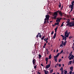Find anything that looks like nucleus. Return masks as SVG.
<instances>
[{"mask_svg":"<svg viewBox=\"0 0 74 74\" xmlns=\"http://www.w3.org/2000/svg\"><path fill=\"white\" fill-rule=\"evenodd\" d=\"M70 69L71 71H73V66H71L70 67Z\"/></svg>","mask_w":74,"mask_h":74,"instance_id":"13","label":"nucleus"},{"mask_svg":"<svg viewBox=\"0 0 74 74\" xmlns=\"http://www.w3.org/2000/svg\"><path fill=\"white\" fill-rule=\"evenodd\" d=\"M59 66L61 67V64H59Z\"/></svg>","mask_w":74,"mask_h":74,"instance_id":"48","label":"nucleus"},{"mask_svg":"<svg viewBox=\"0 0 74 74\" xmlns=\"http://www.w3.org/2000/svg\"><path fill=\"white\" fill-rule=\"evenodd\" d=\"M38 35H40V34H41V33H38Z\"/></svg>","mask_w":74,"mask_h":74,"instance_id":"59","label":"nucleus"},{"mask_svg":"<svg viewBox=\"0 0 74 74\" xmlns=\"http://www.w3.org/2000/svg\"><path fill=\"white\" fill-rule=\"evenodd\" d=\"M52 72H53V69H51V70H50V73L52 74Z\"/></svg>","mask_w":74,"mask_h":74,"instance_id":"23","label":"nucleus"},{"mask_svg":"<svg viewBox=\"0 0 74 74\" xmlns=\"http://www.w3.org/2000/svg\"><path fill=\"white\" fill-rule=\"evenodd\" d=\"M58 5L59 8H60V7H61V3L60 2H59V5Z\"/></svg>","mask_w":74,"mask_h":74,"instance_id":"24","label":"nucleus"},{"mask_svg":"<svg viewBox=\"0 0 74 74\" xmlns=\"http://www.w3.org/2000/svg\"><path fill=\"white\" fill-rule=\"evenodd\" d=\"M51 67V64H49L48 65H47L45 67V68L47 69H48L49 67Z\"/></svg>","mask_w":74,"mask_h":74,"instance_id":"7","label":"nucleus"},{"mask_svg":"<svg viewBox=\"0 0 74 74\" xmlns=\"http://www.w3.org/2000/svg\"><path fill=\"white\" fill-rule=\"evenodd\" d=\"M70 23H67L66 24L67 26H70Z\"/></svg>","mask_w":74,"mask_h":74,"instance_id":"28","label":"nucleus"},{"mask_svg":"<svg viewBox=\"0 0 74 74\" xmlns=\"http://www.w3.org/2000/svg\"><path fill=\"white\" fill-rule=\"evenodd\" d=\"M72 74V71H70V72L69 73V74Z\"/></svg>","mask_w":74,"mask_h":74,"instance_id":"41","label":"nucleus"},{"mask_svg":"<svg viewBox=\"0 0 74 74\" xmlns=\"http://www.w3.org/2000/svg\"><path fill=\"white\" fill-rule=\"evenodd\" d=\"M71 57L72 58V59H73L74 58V55H71Z\"/></svg>","mask_w":74,"mask_h":74,"instance_id":"19","label":"nucleus"},{"mask_svg":"<svg viewBox=\"0 0 74 74\" xmlns=\"http://www.w3.org/2000/svg\"><path fill=\"white\" fill-rule=\"evenodd\" d=\"M63 67H64V64H62Z\"/></svg>","mask_w":74,"mask_h":74,"instance_id":"64","label":"nucleus"},{"mask_svg":"<svg viewBox=\"0 0 74 74\" xmlns=\"http://www.w3.org/2000/svg\"><path fill=\"white\" fill-rule=\"evenodd\" d=\"M41 66H42V67L44 66V65H43V64H41Z\"/></svg>","mask_w":74,"mask_h":74,"instance_id":"53","label":"nucleus"},{"mask_svg":"<svg viewBox=\"0 0 74 74\" xmlns=\"http://www.w3.org/2000/svg\"><path fill=\"white\" fill-rule=\"evenodd\" d=\"M36 38H38V34L36 35Z\"/></svg>","mask_w":74,"mask_h":74,"instance_id":"44","label":"nucleus"},{"mask_svg":"<svg viewBox=\"0 0 74 74\" xmlns=\"http://www.w3.org/2000/svg\"><path fill=\"white\" fill-rule=\"evenodd\" d=\"M58 11L53 13V16H54L53 17V19H56V18L58 15Z\"/></svg>","mask_w":74,"mask_h":74,"instance_id":"2","label":"nucleus"},{"mask_svg":"<svg viewBox=\"0 0 74 74\" xmlns=\"http://www.w3.org/2000/svg\"><path fill=\"white\" fill-rule=\"evenodd\" d=\"M58 12L59 14V15L60 16H63V13L62 12V11H60V10H58Z\"/></svg>","mask_w":74,"mask_h":74,"instance_id":"5","label":"nucleus"},{"mask_svg":"<svg viewBox=\"0 0 74 74\" xmlns=\"http://www.w3.org/2000/svg\"><path fill=\"white\" fill-rule=\"evenodd\" d=\"M73 38V37H72V36H71L69 37V39H70L71 38Z\"/></svg>","mask_w":74,"mask_h":74,"instance_id":"38","label":"nucleus"},{"mask_svg":"<svg viewBox=\"0 0 74 74\" xmlns=\"http://www.w3.org/2000/svg\"><path fill=\"white\" fill-rule=\"evenodd\" d=\"M66 23H70V21H66Z\"/></svg>","mask_w":74,"mask_h":74,"instance_id":"45","label":"nucleus"},{"mask_svg":"<svg viewBox=\"0 0 74 74\" xmlns=\"http://www.w3.org/2000/svg\"><path fill=\"white\" fill-rule=\"evenodd\" d=\"M44 71L45 74H48V71H46L45 70H44Z\"/></svg>","mask_w":74,"mask_h":74,"instance_id":"16","label":"nucleus"},{"mask_svg":"<svg viewBox=\"0 0 74 74\" xmlns=\"http://www.w3.org/2000/svg\"><path fill=\"white\" fill-rule=\"evenodd\" d=\"M45 60L46 61V62L48 61V58H45Z\"/></svg>","mask_w":74,"mask_h":74,"instance_id":"25","label":"nucleus"},{"mask_svg":"<svg viewBox=\"0 0 74 74\" xmlns=\"http://www.w3.org/2000/svg\"><path fill=\"white\" fill-rule=\"evenodd\" d=\"M34 69H36L37 68V65H36L35 66H34Z\"/></svg>","mask_w":74,"mask_h":74,"instance_id":"35","label":"nucleus"},{"mask_svg":"<svg viewBox=\"0 0 74 74\" xmlns=\"http://www.w3.org/2000/svg\"><path fill=\"white\" fill-rule=\"evenodd\" d=\"M58 57H57V56H54V58H58Z\"/></svg>","mask_w":74,"mask_h":74,"instance_id":"36","label":"nucleus"},{"mask_svg":"<svg viewBox=\"0 0 74 74\" xmlns=\"http://www.w3.org/2000/svg\"><path fill=\"white\" fill-rule=\"evenodd\" d=\"M49 52H47V55H48V53H49Z\"/></svg>","mask_w":74,"mask_h":74,"instance_id":"63","label":"nucleus"},{"mask_svg":"<svg viewBox=\"0 0 74 74\" xmlns=\"http://www.w3.org/2000/svg\"><path fill=\"white\" fill-rule=\"evenodd\" d=\"M64 74H66L67 73V71H64Z\"/></svg>","mask_w":74,"mask_h":74,"instance_id":"27","label":"nucleus"},{"mask_svg":"<svg viewBox=\"0 0 74 74\" xmlns=\"http://www.w3.org/2000/svg\"><path fill=\"white\" fill-rule=\"evenodd\" d=\"M59 51L58 49H57L56 52H58Z\"/></svg>","mask_w":74,"mask_h":74,"instance_id":"55","label":"nucleus"},{"mask_svg":"<svg viewBox=\"0 0 74 74\" xmlns=\"http://www.w3.org/2000/svg\"><path fill=\"white\" fill-rule=\"evenodd\" d=\"M72 48H73V51H74V47H72Z\"/></svg>","mask_w":74,"mask_h":74,"instance_id":"49","label":"nucleus"},{"mask_svg":"<svg viewBox=\"0 0 74 74\" xmlns=\"http://www.w3.org/2000/svg\"><path fill=\"white\" fill-rule=\"evenodd\" d=\"M46 44H46V43H45L44 44V46H45L46 45Z\"/></svg>","mask_w":74,"mask_h":74,"instance_id":"54","label":"nucleus"},{"mask_svg":"<svg viewBox=\"0 0 74 74\" xmlns=\"http://www.w3.org/2000/svg\"><path fill=\"white\" fill-rule=\"evenodd\" d=\"M67 42V41H65L64 42L63 44V45H64V46H65L66 45V43Z\"/></svg>","mask_w":74,"mask_h":74,"instance_id":"14","label":"nucleus"},{"mask_svg":"<svg viewBox=\"0 0 74 74\" xmlns=\"http://www.w3.org/2000/svg\"><path fill=\"white\" fill-rule=\"evenodd\" d=\"M43 48H45V46L44 45V46H43Z\"/></svg>","mask_w":74,"mask_h":74,"instance_id":"52","label":"nucleus"},{"mask_svg":"<svg viewBox=\"0 0 74 74\" xmlns=\"http://www.w3.org/2000/svg\"><path fill=\"white\" fill-rule=\"evenodd\" d=\"M45 38V36H43L42 37V38L41 40H44V38Z\"/></svg>","mask_w":74,"mask_h":74,"instance_id":"18","label":"nucleus"},{"mask_svg":"<svg viewBox=\"0 0 74 74\" xmlns=\"http://www.w3.org/2000/svg\"><path fill=\"white\" fill-rule=\"evenodd\" d=\"M56 33H55L54 35V36H53V38L55 39V38H56Z\"/></svg>","mask_w":74,"mask_h":74,"instance_id":"11","label":"nucleus"},{"mask_svg":"<svg viewBox=\"0 0 74 74\" xmlns=\"http://www.w3.org/2000/svg\"><path fill=\"white\" fill-rule=\"evenodd\" d=\"M39 37L40 38H41V35H39Z\"/></svg>","mask_w":74,"mask_h":74,"instance_id":"46","label":"nucleus"},{"mask_svg":"<svg viewBox=\"0 0 74 74\" xmlns=\"http://www.w3.org/2000/svg\"><path fill=\"white\" fill-rule=\"evenodd\" d=\"M62 44H63L64 43V42L63 41H62Z\"/></svg>","mask_w":74,"mask_h":74,"instance_id":"47","label":"nucleus"},{"mask_svg":"<svg viewBox=\"0 0 74 74\" xmlns=\"http://www.w3.org/2000/svg\"><path fill=\"white\" fill-rule=\"evenodd\" d=\"M73 42H74L73 44V46H74V39L73 40Z\"/></svg>","mask_w":74,"mask_h":74,"instance_id":"56","label":"nucleus"},{"mask_svg":"<svg viewBox=\"0 0 74 74\" xmlns=\"http://www.w3.org/2000/svg\"><path fill=\"white\" fill-rule=\"evenodd\" d=\"M46 51H47V52H49V51H48V50L47 49H46Z\"/></svg>","mask_w":74,"mask_h":74,"instance_id":"43","label":"nucleus"},{"mask_svg":"<svg viewBox=\"0 0 74 74\" xmlns=\"http://www.w3.org/2000/svg\"><path fill=\"white\" fill-rule=\"evenodd\" d=\"M54 33V31H52V32L51 33V35H52Z\"/></svg>","mask_w":74,"mask_h":74,"instance_id":"29","label":"nucleus"},{"mask_svg":"<svg viewBox=\"0 0 74 74\" xmlns=\"http://www.w3.org/2000/svg\"><path fill=\"white\" fill-rule=\"evenodd\" d=\"M60 55V53H58V54L56 55L57 57H58V56H59Z\"/></svg>","mask_w":74,"mask_h":74,"instance_id":"32","label":"nucleus"},{"mask_svg":"<svg viewBox=\"0 0 74 74\" xmlns=\"http://www.w3.org/2000/svg\"><path fill=\"white\" fill-rule=\"evenodd\" d=\"M60 70H61V71H63V67H61V68L60 69Z\"/></svg>","mask_w":74,"mask_h":74,"instance_id":"22","label":"nucleus"},{"mask_svg":"<svg viewBox=\"0 0 74 74\" xmlns=\"http://www.w3.org/2000/svg\"><path fill=\"white\" fill-rule=\"evenodd\" d=\"M63 45L62 44H61L60 45V47H62V46H63Z\"/></svg>","mask_w":74,"mask_h":74,"instance_id":"51","label":"nucleus"},{"mask_svg":"<svg viewBox=\"0 0 74 74\" xmlns=\"http://www.w3.org/2000/svg\"><path fill=\"white\" fill-rule=\"evenodd\" d=\"M62 26H63V24H62L61 26H60V27H62Z\"/></svg>","mask_w":74,"mask_h":74,"instance_id":"40","label":"nucleus"},{"mask_svg":"<svg viewBox=\"0 0 74 74\" xmlns=\"http://www.w3.org/2000/svg\"><path fill=\"white\" fill-rule=\"evenodd\" d=\"M36 60L35 59L33 60L32 63H33V64L34 65L35 64V63H36Z\"/></svg>","mask_w":74,"mask_h":74,"instance_id":"9","label":"nucleus"},{"mask_svg":"<svg viewBox=\"0 0 74 74\" xmlns=\"http://www.w3.org/2000/svg\"><path fill=\"white\" fill-rule=\"evenodd\" d=\"M55 61L56 62H57V58H54Z\"/></svg>","mask_w":74,"mask_h":74,"instance_id":"30","label":"nucleus"},{"mask_svg":"<svg viewBox=\"0 0 74 74\" xmlns=\"http://www.w3.org/2000/svg\"><path fill=\"white\" fill-rule=\"evenodd\" d=\"M47 21H46V23L48 22V23H49V19H47Z\"/></svg>","mask_w":74,"mask_h":74,"instance_id":"33","label":"nucleus"},{"mask_svg":"<svg viewBox=\"0 0 74 74\" xmlns=\"http://www.w3.org/2000/svg\"><path fill=\"white\" fill-rule=\"evenodd\" d=\"M61 19H62V18H57L56 20V22H60Z\"/></svg>","mask_w":74,"mask_h":74,"instance_id":"8","label":"nucleus"},{"mask_svg":"<svg viewBox=\"0 0 74 74\" xmlns=\"http://www.w3.org/2000/svg\"><path fill=\"white\" fill-rule=\"evenodd\" d=\"M49 59H51V58H52V57L51 56V55H49Z\"/></svg>","mask_w":74,"mask_h":74,"instance_id":"21","label":"nucleus"},{"mask_svg":"<svg viewBox=\"0 0 74 74\" xmlns=\"http://www.w3.org/2000/svg\"><path fill=\"white\" fill-rule=\"evenodd\" d=\"M58 26H57L56 28V29H58Z\"/></svg>","mask_w":74,"mask_h":74,"instance_id":"61","label":"nucleus"},{"mask_svg":"<svg viewBox=\"0 0 74 74\" xmlns=\"http://www.w3.org/2000/svg\"><path fill=\"white\" fill-rule=\"evenodd\" d=\"M63 5H62V6L61 8H60V10H63Z\"/></svg>","mask_w":74,"mask_h":74,"instance_id":"31","label":"nucleus"},{"mask_svg":"<svg viewBox=\"0 0 74 74\" xmlns=\"http://www.w3.org/2000/svg\"><path fill=\"white\" fill-rule=\"evenodd\" d=\"M45 17L46 18L45 19V22H44V24L47 23L46 21H47V19H49L50 16H49V15L47 14L46 15Z\"/></svg>","mask_w":74,"mask_h":74,"instance_id":"3","label":"nucleus"},{"mask_svg":"<svg viewBox=\"0 0 74 74\" xmlns=\"http://www.w3.org/2000/svg\"><path fill=\"white\" fill-rule=\"evenodd\" d=\"M57 31V30H55V33H56V31Z\"/></svg>","mask_w":74,"mask_h":74,"instance_id":"62","label":"nucleus"},{"mask_svg":"<svg viewBox=\"0 0 74 74\" xmlns=\"http://www.w3.org/2000/svg\"><path fill=\"white\" fill-rule=\"evenodd\" d=\"M50 64H51V61H50V63H49Z\"/></svg>","mask_w":74,"mask_h":74,"instance_id":"57","label":"nucleus"},{"mask_svg":"<svg viewBox=\"0 0 74 74\" xmlns=\"http://www.w3.org/2000/svg\"><path fill=\"white\" fill-rule=\"evenodd\" d=\"M74 0L71 2V4L72 5H69V8H70L71 7H74Z\"/></svg>","mask_w":74,"mask_h":74,"instance_id":"4","label":"nucleus"},{"mask_svg":"<svg viewBox=\"0 0 74 74\" xmlns=\"http://www.w3.org/2000/svg\"><path fill=\"white\" fill-rule=\"evenodd\" d=\"M63 50H61V51L60 53V54H62V53H63Z\"/></svg>","mask_w":74,"mask_h":74,"instance_id":"26","label":"nucleus"},{"mask_svg":"<svg viewBox=\"0 0 74 74\" xmlns=\"http://www.w3.org/2000/svg\"><path fill=\"white\" fill-rule=\"evenodd\" d=\"M68 31L66 30V32H65V34L64 35H67V34H69V35L70 34V32H69V34H68L67 32Z\"/></svg>","mask_w":74,"mask_h":74,"instance_id":"10","label":"nucleus"},{"mask_svg":"<svg viewBox=\"0 0 74 74\" xmlns=\"http://www.w3.org/2000/svg\"><path fill=\"white\" fill-rule=\"evenodd\" d=\"M63 71H61V74H63Z\"/></svg>","mask_w":74,"mask_h":74,"instance_id":"50","label":"nucleus"},{"mask_svg":"<svg viewBox=\"0 0 74 74\" xmlns=\"http://www.w3.org/2000/svg\"><path fill=\"white\" fill-rule=\"evenodd\" d=\"M61 36H62V37L63 41L64 40V41H66V40H67V38H68V37L69 36V34H68L67 35H64V36L63 35H61Z\"/></svg>","mask_w":74,"mask_h":74,"instance_id":"1","label":"nucleus"},{"mask_svg":"<svg viewBox=\"0 0 74 74\" xmlns=\"http://www.w3.org/2000/svg\"><path fill=\"white\" fill-rule=\"evenodd\" d=\"M71 55H72V54L71 53H69V57H70V56H71Z\"/></svg>","mask_w":74,"mask_h":74,"instance_id":"37","label":"nucleus"},{"mask_svg":"<svg viewBox=\"0 0 74 74\" xmlns=\"http://www.w3.org/2000/svg\"><path fill=\"white\" fill-rule=\"evenodd\" d=\"M59 24V22H57V23H56L55 24V26H56V25H58Z\"/></svg>","mask_w":74,"mask_h":74,"instance_id":"17","label":"nucleus"},{"mask_svg":"<svg viewBox=\"0 0 74 74\" xmlns=\"http://www.w3.org/2000/svg\"><path fill=\"white\" fill-rule=\"evenodd\" d=\"M71 7V11H70V12H71V11H73V9H74V7Z\"/></svg>","mask_w":74,"mask_h":74,"instance_id":"15","label":"nucleus"},{"mask_svg":"<svg viewBox=\"0 0 74 74\" xmlns=\"http://www.w3.org/2000/svg\"><path fill=\"white\" fill-rule=\"evenodd\" d=\"M72 63V60L69 61L68 64V65H70Z\"/></svg>","mask_w":74,"mask_h":74,"instance_id":"12","label":"nucleus"},{"mask_svg":"<svg viewBox=\"0 0 74 74\" xmlns=\"http://www.w3.org/2000/svg\"><path fill=\"white\" fill-rule=\"evenodd\" d=\"M61 61H62V60H61V59H59V60L58 61L59 62H60Z\"/></svg>","mask_w":74,"mask_h":74,"instance_id":"39","label":"nucleus"},{"mask_svg":"<svg viewBox=\"0 0 74 74\" xmlns=\"http://www.w3.org/2000/svg\"><path fill=\"white\" fill-rule=\"evenodd\" d=\"M74 26V23L71 22L70 23V25L69 26V27H72Z\"/></svg>","mask_w":74,"mask_h":74,"instance_id":"6","label":"nucleus"},{"mask_svg":"<svg viewBox=\"0 0 74 74\" xmlns=\"http://www.w3.org/2000/svg\"><path fill=\"white\" fill-rule=\"evenodd\" d=\"M38 56H39V58L41 59V57H42V56H41V55L40 54H39Z\"/></svg>","mask_w":74,"mask_h":74,"instance_id":"20","label":"nucleus"},{"mask_svg":"<svg viewBox=\"0 0 74 74\" xmlns=\"http://www.w3.org/2000/svg\"><path fill=\"white\" fill-rule=\"evenodd\" d=\"M44 40L45 41H48L47 40V39L45 38L44 39Z\"/></svg>","mask_w":74,"mask_h":74,"instance_id":"34","label":"nucleus"},{"mask_svg":"<svg viewBox=\"0 0 74 74\" xmlns=\"http://www.w3.org/2000/svg\"><path fill=\"white\" fill-rule=\"evenodd\" d=\"M46 43H48V41H46Z\"/></svg>","mask_w":74,"mask_h":74,"instance_id":"58","label":"nucleus"},{"mask_svg":"<svg viewBox=\"0 0 74 74\" xmlns=\"http://www.w3.org/2000/svg\"><path fill=\"white\" fill-rule=\"evenodd\" d=\"M71 59H72V58L71 57H69V60H71Z\"/></svg>","mask_w":74,"mask_h":74,"instance_id":"42","label":"nucleus"},{"mask_svg":"<svg viewBox=\"0 0 74 74\" xmlns=\"http://www.w3.org/2000/svg\"><path fill=\"white\" fill-rule=\"evenodd\" d=\"M73 63H74V58L73 60Z\"/></svg>","mask_w":74,"mask_h":74,"instance_id":"60","label":"nucleus"}]
</instances>
